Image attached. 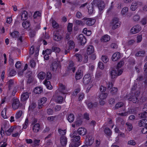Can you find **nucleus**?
Masks as SVG:
<instances>
[{"mask_svg":"<svg viewBox=\"0 0 147 147\" xmlns=\"http://www.w3.org/2000/svg\"><path fill=\"white\" fill-rule=\"evenodd\" d=\"M140 93V92L138 91L134 92L133 88H132L131 93L127 94L125 98L128 100L131 101L134 103H138L139 101L138 97Z\"/></svg>","mask_w":147,"mask_h":147,"instance_id":"1","label":"nucleus"},{"mask_svg":"<svg viewBox=\"0 0 147 147\" xmlns=\"http://www.w3.org/2000/svg\"><path fill=\"white\" fill-rule=\"evenodd\" d=\"M80 136L72 138L71 140V143L69 145V147H78L81 144L80 140Z\"/></svg>","mask_w":147,"mask_h":147,"instance_id":"2","label":"nucleus"},{"mask_svg":"<svg viewBox=\"0 0 147 147\" xmlns=\"http://www.w3.org/2000/svg\"><path fill=\"white\" fill-rule=\"evenodd\" d=\"M121 24L118 18H113L110 22V26L113 29L115 30L120 26Z\"/></svg>","mask_w":147,"mask_h":147,"instance_id":"3","label":"nucleus"},{"mask_svg":"<svg viewBox=\"0 0 147 147\" xmlns=\"http://www.w3.org/2000/svg\"><path fill=\"white\" fill-rule=\"evenodd\" d=\"M123 72L122 69H120L119 70L113 69L110 71L111 78L112 79L116 78L118 76L121 75Z\"/></svg>","mask_w":147,"mask_h":147,"instance_id":"4","label":"nucleus"},{"mask_svg":"<svg viewBox=\"0 0 147 147\" xmlns=\"http://www.w3.org/2000/svg\"><path fill=\"white\" fill-rule=\"evenodd\" d=\"M83 82L85 84H89L90 88H87V89L89 90L92 87V85L91 84L92 82L91 77L90 75L89 74H87L83 78Z\"/></svg>","mask_w":147,"mask_h":147,"instance_id":"5","label":"nucleus"},{"mask_svg":"<svg viewBox=\"0 0 147 147\" xmlns=\"http://www.w3.org/2000/svg\"><path fill=\"white\" fill-rule=\"evenodd\" d=\"M12 107L14 110L18 109L21 106V104L20 103L19 99L17 98H14L13 100Z\"/></svg>","mask_w":147,"mask_h":147,"instance_id":"6","label":"nucleus"},{"mask_svg":"<svg viewBox=\"0 0 147 147\" xmlns=\"http://www.w3.org/2000/svg\"><path fill=\"white\" fill-rule=\"evenodd\" d=\"M7 84L9 85V90L12 89L13 90L12 92L13 95H14L17 92V91L15 87L13 85L14 81L13 80H9L7 82Z\"/></svg>","mask_w":147,"mask_h":147,"instance_id":"7","label":"nucleus"},{"mask_svg":"<svg viewBox=\"0 0 147 147\" xmlns=\"http://www.w3.org/2000/svg\"><path fill=\"white\" fill-rule=\"evenodd\" d=\"M61 67L59 62L54 61L52 63L51 66V69L53 71H56L60 68Z\"/></svg>","mask_w":147,"mask_h":147,"instance_id":"8","label":"nucleus"},{"mask_svg":"<svg viewBox=\"0 0 147 147\" xmlns=\"http://www.w3.org/2000/svg\"><path fill=\"white\" fill-rule=\"evenodd\" d=\"M82 20H86V24L88 26H90L93 25L95 22V20L92 18H84Z\"/></svg>","mask_w":147,"mask_h":147,"instance_id":"9","label":"nucleus"},{"mask_svg":"<svg viewBox=\"0 0 147 147\" xmlns=\"http://www.w3.org/2000/svg\"><path fill=\"white\" fill-rule=\"evenodd\" d=\"M141 29V28L139 25H136L133 27L131 30V32L132 34H135L138 32Z\"/></svg>","mask_w":147,"mask_h":147,"instance_id":"10","label":"nucleus"},{"mask_svg":"<svg viewBox=\"0 0 147 147\" xmlns=\"http://www.w3.org/2000/svg\"><path fill=\"white\" fill-rule=\"evenodd\" d=\"M30 94L27 92L22 93L21 95V100L25 101L27 100Z\"/></svg>","mask_w":147,"mask_h":147,"instance_id":"11","label":"nucleus"},{"mask_svg":"<svg viewBox=\"0 0 147 147\" xmlns=\"http://www.w3.org/2000/svg\"><path fill=\"white\" fill-rule=\"evenodd\" d=\"M59 91L63 94H66L67 93V90L65 86L62 84H59Z\"/></svg>","mask_w":147,"mask_h":147,"instance_id":"12","label":"nucleus"},{"mask_svg":"<svg viewBox=\"0 0 147 147\" xmlns=\"http://www.w3.org/2000/svg\"><path fill=\"white\" fill-rule=\"evenodd\" d=\"M94 142V138L91 136H88L86 140V145L90 146Z\"/></svg>","mask_w":147,"mask_h":147,"instance_id":"13","label":"nucleus"},{"mask_svg":"<svg viewBox=\"0 0 147 147\" xmlns=\"http://www.w3.org/2000/svg\"><path fill=\"white\" fill-rule=\"evenodd\" d=\"M47 101V98L46 97H44L40 99L38 103V109L41 108L44 106L43 104L45 103Z\"/></svg>","mask_w":147,"mask_h":147,"instance_id":"14","label":"nucleus"},{"mask_svg":"<svg viewBox=\"0 0 147 147\" xmlns=\"http://www.w3.org/2000/svg\"><path fill=\"white\" fill-rule=\"evenodd\" d=\"M78 40L82 45L84 44L86 42V39L84 36L82 34H80L79 35Z\"/></svg>","mask_w":147,"mask_h":147,"instance_id":"15","label":"nucleus"},{"mask_svg":"<svg viewBox=\"0 0 147 147\" xmlns=\"http://www.w3.org/2000/svg\"><path fill=\"white\" fill-rule=\"evenodd\" d=\"M20 129V126H17L16 127H11L9 129H8L7 131V134L8 135H10V133L12 132L13 131H17Z\"/></svg>","mask_w":147,"mask_h":147,"instance_id":"16","label":"nucleus"},{"mask_svg":"<svg viewBox=\"0 0 147 147\" xmlns=\"http://www.w3.org/2000/svg\"><path fill=\"white\" fill-rule=\"evenodd\" d=\"M67 69L68 71H72L74 73L76 70V67L74 66V63L72 61H70L69 65L67 67Z\"/></svg>","mask_w":147,"mask_h":147,"instance_id":"17","label":"nucleus"},{"mask_svg":"<svg viewBox=\"0 0 147 147\" xmlns=\"http://www.w3.org/2000/svg\"><path fill=\"white\" fill-rule=\"evenodd\" d=\"M121 55L120 53L116 52L112 55V59L113 61H116L120 58Z\"/></svg>","mask_w":147,"mask_h":147,"instance_id":"18","label":"nucleus"},{"mask_svg":"<svg viewBox=\"0 0 147 147\" xmlns=\"http://www.w3.org/2000/svg\"><path fill=\"white\" fill-rule=\"evenodd\" d=\"M77 132L79 135L84 136L87 133V130L84 127L79 128L78 129Z\"/></svg>","mask_w":147,"mask_h":147,"instance_id":"19","label":"nucleus"},{"mask_svg":"<svg viewBox=\"0 0 147 147\" xmlns=\"http://www.w3.org/2000/svg\"><path fill=\"white\" fill-rule=\"evenodd\" d=\"M142 3L139 2L138 3H137L136 2H133L131 6V9L133 11H135L137 9L138 5H142Z\"/></svg>","mask_w":147,"mask_h":147,"instance_id":"20","label":"nucleus"},{"mask_svg":"<svg viewBox=\"0 0 147 147\" xmlns=\"http://www.w3.org/2000/svg\"><path fill=\"white\" fill-rule=\"evenodd\" d=\"M60 143L62 146H64L67 143V139L64 136H61L60 138Z\"/></svg>","mask_w":147,"mask_h":147,"instance_id":"21","label":"nucleus"},{"mask_svg":"<svg viewBox=\"0 0 147 147\" xmlns=\"http://www.w3.org/2000/svg\"><path fill=\"white\" fill-rule=\"evenodd\" d=\"M50 22L52 24V26L54 29H57L59 28V25L53 19L50 20Z\"/></svg>","mask_w":147,"mask_h":147,"instance_id":"22","label":"nucleus"},{"mask_svg":"<svg viewBox=\"0 0 147 147\" xmlns=\"http://www.w3.org/2000/svg\"><path fill=\"white\" fill-rule=\"evenodd\" d=\"M32 130L34 132L37 133L40 130V126L39 124L38 123H37L33 125Z\"/></svg>","mask_w":147,"mask_h":147,"instance_id":"23","label":"nucleus"},{"mask_svg":"<svg viewBox=\"0 0 147 147\" xmlns=\"http://www.w3.org/2000/svg\"><path fill=\"white\" fill-rule=\"evenodd\" d=\"M97 6L100 11L103 10L105 7V4L104 2L102 1H100L98 3Z\"/></svg>","mask_w":147,"mask_h":147,"instance_id":"24","label":"nucleus"},{"mask_svg":"<svg viewBox=\"0 0 147 147\" xmlns=\"http://www.w3.org/2000/svg\"><path fill=\"white\" fill-rule=\"evenodd\" d=\"M67 45L68 46V48L69 49L74 48L75 46L74 43V41L72 40H69L68 41ZM68 47H66V49Z\"/></svg>","mask_w":147,"mask_h":147,"instance_id":"25","label":"nucleus"},{"mask_svg":"<svg viewBox=\"0 0 147 147\" xmlns=\"http://www.w3.org/2000/svg\"><path fill=\"white\" fill-rule=\"evenodd\" d=\"M138 125L140 127L144 126L147 125V119H143L140 120Z\"/></svg>","mask_w":147,"mask_h":147,"instance_id":"26","label":"nucleus"},{"mask_svg":"<svg viewBox=\"0 0 147 147\" xmlns=\"http://www.w3.org/2000/svg\"><path fill=\"white\" fill-rule=\"evenodd\" d=\"M94 51V47L92 45H89L87 47V53L88 55H90L93 53Z\"/></svg>","mask_w":147,"mask_h":147,"instance_id":"27","label":"nucleus"},{"mask_svg":"<svg viewBox=\"0 0 147 147\" xmlns=\"http://www.w3.org/2000/svg\"><path fill=\"white\" fill-rule=\"evenodd\" d=\"M83 74L81 70H78L76 72L75 78L76 80H79L82 78Z\"/></svg>","mask_w":147,"mask_h":147,"instance_id":"28","label":"nucleus"},{"mask_svg":"<svg viewBox=\"0 0 147 147\" xmlns=\"http://www.w3.org/2000/svg\"><path fill=\"white\" fill-rule=\"evenodd\" d=\"M21 20H26L28 18V13L25 11H22L21 13Z\"/></svg>","mask_w":147,"mask_h":147,"instance_id":"29","label":"nucleus"},{"mask_svg":"<svg viewBox=\"0 0 147 147\" xmlns=\"http://www.w3.org/2000/svg\"><path fill=\"white\" fill-rule=\"evenodd\" d=\"M108 94L106 93L101 92L99 96V98L100 100H104L107 97Z\"/></svg>","mask_w":147,"mask_h":147,"instance_id":"30","label":"nucleus"},{"mask_svg":"<svg viewBox=\"0 0 147 147\" xmlns=\"http://www.w3.org/2000/svg\"><path fill=\"white\" fill-rule=\"evenodd\" d=\"M44 84L46 86L47 89L49 90H51L52 89L53 87L51 84L50 81H47V80H45L44 82Z\"/></svg>","mask_w":147,"mask_h":147,"instance_id":"31","label":"nucleus"},{"mask_svg":"<svg viewBox=\"0 0 147 147\" xmlns=\"http://www.w3.org/2000/svg\"><path fill=\"white\" fill-rule=\"evenodd\" d=\"M74 118V115L72 113L69 114L67 117V119L69 122L71 123L73 122Z\"/></svg>","mask_w":147,"mask_h":147,"instance_id":"32","label":"nucleus"},{"mask_svg":"<svg viewBox=\"0 0 147 147\" xmlns=\"http://www.w3.org/2000/svg\"><path fill=\"white\" fill-rule=\"evenodd\" d=\"M42 89L40 87H36L34 90V92L36 94H40L42 91Z\"/></svg>","mask_w":147,"mask_h":147,"instance_id":"33","label":"nucleus"},{"mask_svg":"<svg viewBox=\"0 0 147 147\" xmlns=\"http://www.w3.org/2000/svg\"><path fill=\"white\" fill-rule=\"evenodd\" d=\"M54 39L57 41H60L62 38L61 36L58 34H55L53 36Z\"/></svg>","mask_w":147,"mask_h":147,"instance_id":"34","label":"nucleus"},{"mask_svg":"<svg viewBox=\"0 0 147 147\" xmlns=\"http://www.w3.org/2000/svg\"><path fill=\"white\" fill-rule=\"evenodd\" d=\"M10 34L12 37L14 38H18L19 34L18 32L15 31L10 33Z\"/></svg>","mask_w":147,"mask_h":147,"instance_id":"35","label":"nucleus"},{"mask_svg":"<svg viewBox=\"0 0 147 147\" xmlns=\"http://www.w3.org/2000/svg\"><path fill=\"white\" fill-rule=\"evenodd\" d=\"M30 22L28 21H24L22 23V26L25 28H27L30 26Z\"/></svg>","mask_w":147,"mask_h":147,"instance_id":"36","label":"nucleus"},{"mask_svg":"<svg viewBox=\"0 0 147 147\" xmlns=\"http://www.w3.org/2000/svg\"><path fill=\"white\" fill-rule=\"evenodd\" d=\"M110 36L108 35H105L103 36L101 39L102 41L104 42H106L109 41L110 40Z\"/></svg>","mask_w":147,"mask_h":147,"instance_id":"37","label":"nucleus"},{"mask_svg":"<svg viewBox=\"0 0 147 147\" xmlns=\"http://www.w3.org/2000/svg\"><path fill=\"white\" fill-rule=\"evenodd\" d=\"M46 76L45 73L43 72H41L38 74V78L41 80H43L45 78Z\"/></svg>","mask_w":147,"mask_h":147,"instance_id":"38","label":"nucleus"},{"mask_svg":"<svg viewBox=\"0 0 147 147\" xmlns=\"http://www.w3.org/2000/svg\"><path fill=\"white\" fill-rule=\"evenodd\" d=\"M104 132L107 135L109 136H111L112 134V132L111 129L109 128H106L104 130Z\"/></svg>","mask_w":147,"mask_h":147,"instance_id":"39","label":"nucleus"},{"mask_svg":"<svg viewBox=\"0 0 147 147\" xmlns=\"http://www.w3.org/2000/svg\"><path fill=\"white\" fill-rule=\"evenodd\" d=\"M126 128L129 131H131L133 128L131 124L129 123H127L125 124Z\"/></svg>","mask_w":147,"mask_h":147,"instance_id":"40","label":"nucleus"},{"mask_svg":"<svg viewBox=\"0 0 147 147\" xmlns=\"http://www.w3.org/2000/svg\"><path fill=\"white\" fill-rule=\"evenodd\" d=\"M128 11V8L127 7H124L122 9L121 11V13L122 15H124L127 13Z\"/></svg>","mask_w":147,"mask_h":147,"instance_id":"41","label":"nucleus"},{"mask_svg":"<svg viewBox=\"0 0 147 147\" xmlns=\"http://www.w3.org/2000/svg\"><path fill=\"white\" fill-rule=\"evenodd\" d=\"M6 108L5 107L1 113V115L4 119H6L7 118V117L6 115Z\"/></svg>","mask_w":147,"mask_h":147,"instance_id":"42","label":"nucleus"},{"mask_svg":"<svg viewBox=\"0 0 147 147\" xmlns=\"http://www.w3.org/2000/svg\"><path fill=\"white\" fill-rule=\"evenodd\" d=\"M41 13L40 12L37 11H35L33 17L34 19H36L38 17H40Z\"/></svg>","mask_w":147,"mask_h":147,"instance_id":"43","label":"nucleus"},{"mask_svg":"<svg viewBox=\"0 0 147 147\" xmlns=\"http://www.w3.org/2000/svg\"><path fill=\"white\" fill-rule=\"evenodd\" d=\"M23 113V112L22 111H18L16 113L15 115V118L18 119L20 118L22 116Z\"/></svg>","mask_w":147,"mask_h":147,"instance_id":"44","label":"nucleus"},{"mask_svg":"<svg viewBox=\"0 0 147 147\" xmlns=\"http://www.w3.org/2000/svg\"><path fill=\"white\" fill-rule=\"evenodd\" d=\"M9 127V123H8L3 125L1 128H2V129H3L4 131L7 132V131Z\"/></svg>","mask_w":147,"mask_h":147,"instance_id":"45","label":"nucleus"},{"mask_svg":"<svg viewBox=\"0 0 147 147\" xmlns=\"http://www.w3.org/2000/svg\"><path fill=\"white\" fill-rule=\"evenodd\" d=\"M74 23L76 25L80 26H84L85 24V23L84 22H83L81 20H78L75 21Z\"/></svg>","mask_w":147,"mask_h":147,"instance_id":"46","label":"nucleus"},{"mask_svg":"<svg viewBox=\"0 0 147 147\" xmlns=\"http://www.w3.org/2000/svg\"><path fill=\"white\" fill-rule=\"evenodd\" d=\"M101 59L104 63H107L109 61V59L107 57L106 55H102L101 57Z\"/></svg>","mask_w":147,"mask_h":147,"instance_id":"47","label":"nucleus"},{"mask_svg":"<svg viewBox=\"0 0 147 147\" xmlns=\"http://www.w3.org/2000/svg\"><path fill=\"white\" fill-rule=\"evenodd\" d=\"M58 103H61L63 101V98L61 96H58L57 99L55 100Z\"/></svg>","mask_w":147,"mask_h":147,"instance_id":"48","label":"nucleus"},{"mask_svg":"<svg viewBox=\"0 0 147 147\" xmlns=\"http://www.w3.org/2000/svg\"><path fill=\"white\" fill-rule=\"evenodd\" d=\"M145 53V51L144 50H140L136 54V56H140L144 55Z\"/></svg>","mask_w":147,"mask_h":147,"instance_id":"49","label":"nucleus"},{"mask_svg":"<svg viewBox=\"0 0 147 147\" xmlns=\"http://www.w3.org/2000/svg\"><path fill=\"white\" fill-rule=\"evenodd\" d=\"M16 133L12 134V136L13 137H16L18 136L22 132V131L21 130V129H19V130H18V131H16Z\"/></svg>","mask_w":147,"mask_h":147,"instance_id":"50","label":"nucleus"},{"mask_svg":"<svg viewBox=\"0 0 147 147\" xmlns=\"http://www.w3.org/2000/svg\"><path fill=\"white\" fill-rule=\"evenodd\" d=\"M139 116L141 118H147V112L144 111L139 114Z\"/></svg>","mask_w":147,"mask_h":147,"instance_id":"51","label":"nucleus"},{"mask_svg":"<svg viewBox=\"0 0 147 147\" xmlns=\"http://www.w3.org/2000/svg\"><path fill=\"white\" fill-rule=\"evenodd\" d=\"M58 131L59 133L61 135L63 136L65 135L66 133V130L65 129L63 130L61 129H59Z\"/></svg>","mask_w":147,"mask_h":147,"instance_id":"52","label":"nucleus"},{"mask_svg":"<svg viewBox=\"0 0 147 147\" xmlns=\"http://www.w3.org/2000/svg\"><path fill=\"white\" fill-rule=\"evenodd\" d=\"M51 52L52 50L51 49H47L45 51H43L42 54L49 55L51 54Z\"/></svg>","mask_w":147,"mask_h":147,"instance_id":"53","label":"nucleus"},{"mask_svg":"<svg viewBox=\"0 0 147 147\" xmlns=\"http://www.w3.org/2000/svg\"><path fill=\"white\" fill-rule=\"evenodd\" d=\"M124 63V62L123 61H120L118 63L116 69L119 70V69L121 66H122Z\"/></svg>","mask_w":147,"mask_h":147,"instance_id":"54","label":"nucleus"},{"mask_svg":"<svg viewBox=\"0 0 147 147\" xmlns=\"http://www.w3.org/2000/svg\"><path fill=\"white\" fill-rule=\"evenodd\" d=\"M52 50L53 51L56 53H59L61 51L60 49L59 48L55 47H52Z\"/></svg>","mask_w":147,"mask_h":147,"instance_id":"55","label":"nucleus"},{"mask_svg":"<svg viewBox=\"0 0 147 147\" xmlns=\"http://www.w3.org/2000/svg\"><path fill=\"white\" fill-rule=\"evenodd\" d=\"M23 128L26 129L28 125V119L27 117L26 119L24 124H23Z\"/></svg>","mask_w":147,"mask_h":147,"instance_id":"56","label":"nucleus"},{"mask_svg":"<svg viewBox=\"0 0 147 147\" xmlns=\"http://www.w3.org/2000/svg\"><path fill=\"white\" fill-rule=\"evenodd\" d=\"M82 121L79 118H78L77 119L76 121L75 122L76 126H78L82 124Z\"/></svg>","mask_w":147,"mask_h":147,"instance_id":"57","label":"nucleus"},{"mask_svg":"<svg viewBox=\"0 0 147 147\" xmlns=\"http://www.w3.org/2000/svg\"><path fill=\"white\" fill-rule=\"evenodd\" d=\"M75 56L76 57L78 61H81L82 60V57L81 55L77 53L75 55Z\"/></svg>","mask_w":147,"mask_h":147,"instance_id":"58","label":"nucleus"},{"mask_svg":"<svg viewBox=\"0 0 147 147\" xmlns=\"http://www.w3.org/2000/svg\"><path fill=\"white\" fill-rule=\"evenodd\" d=\"M73 25L71 23H69L67 26V30L69 33L72 31Z\"/></svg>","mask_w":147,"mask_h":147,"instance_id":"59","label":"nucleus"},{"mask_svg":"<svg viewBox=\"0 0 147 147\" xmlns=\"http://www.w3.org/2000/svg\"><path fill=\"white\" fill-rule=\"evenodd\" d=\"M123 105V103L122 102H119L117 103L115 106V108L116 109H118L119 108H120Z\"/></svg>","mask_w":147,"mask_h":147,"instance_id":"60","label":"nucleus"},{"mask_svg":"<svg viewBox=\"0 0 147 147\" xmlns=\"http://www.w3.org/2000/svg\"><path fill=\"white\" fill-rule=\"evenodd\" d=\"M140 16L138 15H134L133 18V20L134 21H138L140 19Z\"/></svg>","mask_w":147,"mask_h":147,"instance_id":"61","label":"nucleus"},{"mask_svg":"<svg viewBox=\"0 0 147 147\" xmlns=\"http://www.w3.org/2000/svg\"><path fill=\"white\" fill-rule=\"evenodd\" d=\"M86 104L89 109H93V104L91 102H86Z\"/></svg>","mask_w":147,"mask_h":147,"instance_id":"62","label":"nucleus"},{"mask_svg":"<svg viewBox=\"0 0 147 147\" xmlns=\"http://www.w3.org/2000/svg\"><path fill=\"white\" fill-rule=\"evenodd\" d=\"M35 34L36 33L35 32L32 31L29 33V35L30 38L32 39V38L35 37Z\"/></svg>","mask_w":147,"mask_h":147,"instance_id":"63","label":"nucleus"},{"mask_svg":"<svg viewBox=\"0 0 147 147\" xmlns=\"http://www.w3.org/2000/svg\"><path fill=\"white\" fill-rule=\"evenodd\" d=\"M141 132L143 134H146L147 133V126L142 129Z\"/></svg>","mask_w":147,"mask_h":147,"instance_id":"64","label":"nucleus"}]
</instances>
